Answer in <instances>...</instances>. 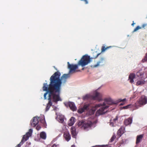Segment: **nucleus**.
<instances>
[{
    "instance_id": "obj_1",
    "label": "nucleus",
    "mask_w": 147,
    "mask_h": 147,
    "mask_svg": "<svg viewBox=\"0 0 147 147\" xmlns=\"http://www.w3.org/2000/svg\"><path fill=\"white\" fill-rule=\"evenodd\" d=\"M61 75L59 71L55 72L50 78V82L48 87L47 83L43 84V90L49 93V101L45 109L46 112L49 110L52 105V98L53 101L55 102L62 100L60 96L61 85L66 82L70 76L69 74H64L60 78Z\"/></svg>"
},
{
    "instance_id": "obj_2",
    "label": "nucleus",
    "mask_w": 147,
    "mask_h": 147,
    "mask_svg": "<svg viewBox=\"0 0 147 147\" xmlns=\"http://www.w3.org/2000/svg\"><path fill=\"white\" fill-rule=\"evenodd\" d=\"M106 103L107 104L112 105V102L111 101V99L109 98L105 99V102H103L102 104H99L91 107H90V105L89 104H86L82 108L84 111H85L89 110L90 107H91L92 113H94L97 108L102 106V107L99 110H98L96 113V115L98 116L105 114L106 112L105 111V109L108 108L109 106L107 105H106Z\"/></svg>"
},
{
    "instance_id": "obj_3",
    "label": "nucleus",
    "mask_w": 147,
    "mask_h": 147,
    "mask_svg": "<svg viewBox=\"0 0 147 147\" xmlns=\"http://www.w3.org/2000/svg\"><path fill=\"white\" fill-rule=\"evenodd\" d=\"M90 56L87 55H85L83 56L80 60L79 61L78 64H70L69 62H67L68 67L69 69V74H72L77 72L80 71V70H76L78 68V65H81L83 67L90 63Z\"/></svg>"
},
{
    "instance_id": "obj_4",
    "label": "nucleus",
    "mask_w": 147,
    "mask_h": 147,
    "mask_svg": "<svg viewBox=\"0 0 147 147\" xmlns=\"http://www.w3.org/2000/svg\"><path fill=\"white\" fill-rule=\"evenodd\" d=\"M147 103V97L144 95L142 96L135 104L137 109Z\"/></svg>"
},
{
    "instance_id": "obj_5",
    "label": "nucleus",
    "mask_w": 147,
    "mask_h": 147,
    "mask_svg": "<svg viewBox=\"0 0 147 147\" xmlns=\"http://www.w3.org/2000/svg\"><path fill=\"white\" fill-rule=\"evenodd\" d=\"M65 105L66 106H68L70 109L73 111L76 110V107L75 106L74 103L73 102H69L65 104Z\"/></svg>"
},
{
    "instance_id": "obj_6",
    "label": "nucleus",
    "mask_w": 147,
    "mask_h": 147,
    "mask_svg": "<svg viewBox=\"0 0 147 147\" xmlns=\"http://www.w3.org/2000/svg\"><path fill=\"white\" fill-rule=\"evenodd\" d=\"M101 95L99 93L96 92L94 95L92 96V99L94 100H100L101 99Z\"/></svg>"
},
{
    "instance_id": "obj_7",
    "label": "nucleus",
    "mask_w": 147,
    "mask_h": 147,
    "mask_svg": "<svg viewBox=\"0 0 147 147\" xmlns=\"http://www.w3.org/2000/svg\"><path fill=\"white\" fill-rule=\"evenodd\" d=\"M32 133V129H30L29 130L28 132H27L26 134L24 135L22 138L24 137V140H26L27 141L29 138V137L31 136Z\"/></svg>"
},
{
    "instance_id": "obj_8",
    "label": "nucleus",
    "mask_w": 147,
    "mask_h": 147,
    "mask_svg": "<svg viewBox=\"0 0 147 147\" xmlns=\"http://www.w3.org/2000/svg\"><path fill=\"white\" fill-rule=\"evenodd\" d=\"M39 117H33L32 121L31 123V126L33 127H35L38 123V119Z\"/></svg>"
},
{
    "instance_id": "obj_9",
    "label": "nucleus",
    "mask_w": 147,
    "mask_h": 147,
    "mask_svg": "<svg viewBox=\"0 0 147 147\" xmlns=\"http://www.w3.org/2000/svg\"><path fill=\"white\" fill-rule=\"evenodd\" d=\"M144 72L141 70H140L136 73V76L139 79H145L144 76Z\"/></svg>"
},
{
    "instance_id": "obj_10",
    "label": "nucleus",
    "mask_w": 147,
    "mask_h": 147,
    "mask_svg": "<svg viewBox=\"0 0 147 147\" xmlns=\"http://www.w3.org/2000/svg\"><path fill=\"white\" fill-rule=\"evenodd\" d=\"M124 128L123 127L121 126L120 127L117 132V136L118 137L120 138L124 133Z\"/></svg>"
},
{
    "instance_id": "obj_11",
    "label": "nucleus",
    "mask_w": 147,
    "mask_h": 147,
    "mask_svg": "<svg viewBox=\"0 0 147 147\" xmlns=\"http://www.w3.org/2000/svg\"><path fill=\"white\" fill-rule=\"evenodd\" d=\"M71 132L72 137L74 138H76L77 134L76 131V129L75 127H72L71 128Z\"/></svg>"
},
{
    "instance_id": "obj_12",
    "label": "nucleus",
    "mask_w": 147,
    "mask_h": 147,
    "mask_svg": "<svg viewBox=\"0 0 147 147\" xmlns=\"http://www.w3.org/2000/svg\"><path fill=\"white\" fill-rule=\"evenodd\" d=\"M63 137L65 140L68 142L71 139V136L69 133L67 131H65L63 134Z\"/></svg>"
},
{
    "instance_id": "obj_13",
    "label": "nucleus",
    "mask_w": 147,
    "mask_h": 147,
    "mask_svg": "<svg viewBox=\"0 0 147 147\" xmlns=\"http://www.w3.org/2000/svg\"><path fill=\"white\" fill-rule=\"evenodd\" d=\"M92 124V123L90 121H88L87 122H84V124L83 125L82 128L84 129H86L91 127Z\"/></svg>"
},
{
    "instance_id": "obj_14",
    "label": "nucleus",
    "mask_w": 147,
    "mask_h": 147,
    "mask_svg": "<svg viewBox=\"0 0 147 147\" xmlns=\"http://www.w3.org/2000/svg\"><path fill=\"white\" fill-rule=\"evenodd\" d=\"M135 75L133 73L130 74L129 76V80L131 83H133L134 82V78L135 77Z\"/></svg>"
},
{
    "instance_id": "obj_15",
    "label": "nucleus",
    "mask_w": 147,
    "mask_h": 147,
    "mask_svg": "<svg viewBox=\"0 0 147 147\" xmlns=\"http://www.w3.org/2000/svg\"><path fill=\"white\" fill-rule=\"evenodd\" d=\"M144 136V134H142L137 136L136 137V144H138L140 142Z\"/></svg>"
},
{
    "instance_id": "obj_16",
    "label": "nucleus",
    "mask_w": 147,
    "mask_h": 147,
    "mask_svg": "<svg viewBox=\"0 0 147 147\" xmlns=\"http://www.w3.org/2000/svg\"><path fill=\"white\" fill-rule=\"evenodd\" d=\"M132 119L129 117L127 119L125 120L124 121V123L126 126H127L131 124L132 123Z\"/></svg>"
},
{
    "instance_id": "obj_17",
    "label": "nucleus",
    "mask_w": 147,
    "mask_h": 147,
    "mask_svg": "<svg viewBox=\"0 0 147 147\" xmlns=\"http://www.w3.org/2000/svg\"><path fill=\"white\" fill-rule=\"evenodd\" d=\"M75 119L74 117H71L68 122V125L69 126H71L74 125L75 123Z\"/></svg>"
},
{
    "instance_id": "obj_18",
    "label": "nucleus",
    "mask_w": 147,
    "mask_h": 147,
    "mask_svg": "<svg viewBox=\"0 0 147 147\" xmlns=\"http://www.w3.org/2000/svg\"><path fill=\"white\" fill-rule=\"evenodd\" d=\"M140 80L138 81L136 84L137 86H139L142 84H145V81L144 80L145 79H140Z\"/></svg>"
},
{
    "instance_id": "obj_19",
    "label": "nucleus",
    "mask_w": 147,
    "mask_h": 147,
    "mask_svg": "<svg viewBox=\"0 0 147 147\" xmlns=\"http://www.w3.org/2000/svg\"><path fill=\"white\" fill-rule=\"evenodd\" d=\"M40 138L43 139L45 140L46 138V135L45 133L44 132H42L40 134Z\"/></svg>"
},
{
    "instance_id": "obj_20",
    "label": "nucleus",
    "mask_w": 147,
    "mask_h": 147,
    "mask_svg": "<svg viewBox=\"0 0 147 147\" xmlns=\"http://www.w3.org/2000/svg\"><path fill=\"white\" fill-rule=\"evenodd\" d=\"M24 137L22 138L21 141L20 143L17 145L15 147H20L21 145H22L26 141V140H24Z\"/></svg>"
},
{
    "instance_id": "obj_21",
    "label": "nucleus",
    "mask_w": 147,
    "mask_h": 147,
    "mask_svg": "<svg viewBox=\"0 0 147 147\" xmlns=\"http://www.w3.org/2000/svg\"><path fill=\"white\" fill-rule=\"evenodd\" d=\"M112 47H113V46H110L108 47H105L104 46H102L101 48V51L102 52H104L106 50H107V49L109 48H111Z\"/></svg>"
},
{
    "instance_id": "obj_22",
    "label": "nucleus",
    "mask_w": 147,
    "mask_h": 147,
    "mask_svg": "<svg viewBox=\"0 0 147 147\" xmlns=\"http://www.w3.org/2000/svg\"><path fill=\"white\" fill-rule=\"evenodd\" d=\"M104 59L103 58H101L100 59V61H98L96 65H95L94 66L95 67H96L99 65V64L101 63H103V61H104Z\"/></svg>"
},
{
    "instance_id": "obj_23",
    "label": "nucleus",
    "mask_w": 147,
    "mask_h": 147,
    "mask_svg": "<svg viewBox=\"0 0 147 147\" xmlns=\"http://www.w3.org/2000/svg\"><path fill=\"white\" fill-rule=\"evenodd\" d=\"M126 99L125 98L123 99H119L118 100V101L119 102H122L120 104V105H124L125 104V101Z\"/></svg>"
},
{
    "instance_id": "obj_24",
    "label": "nucleus",
    "mask_w": 147,
    "mask_h": 147,
    "mask_svg": "<svg viewBox=\"0 0 147 147\" xmlns=\"http://www.w3.org/2000/svg\"><path fill=\"white\" fill-rule=\"evenodd\" d=\"M48 147H59V144H53L52 146L50 144H49L47 146Z\"/></svg>"
},
{
    "instance_id": "obj_25",
    "label": "nucleus",
    "mask_w": 147,
    "mask_h": 147,
    "mask_svg": "<svg viewBox=\"0 0 147 147\" xmlns=\"http://www.w3.org/2000/svg\"><path fill=\"white\" fill-rule=\"evenodd\" d=\"M84 122L83 121H79L78 123V126H82V127L83 126V125L84 124Z\"/></svg>"
},
{
    "instance_id": "obj_26",
    "label": "nucleus",
    "mask_w": 147,
    "mask_h": 147,
    "mask_svg": "<svg viewBox=\"0 0 147 147\" xmlns=\"http://www.w3.org/2000/svg\"><path fill=\"white\" fill-rule=\"evenodd\" d=\"M90 95L88 94L85 95L83 97V99L85 100L88 99L90 98Z\"/></svg>"
},
{
    "instance_id": "obj_27",
    "label": "nucleus",
    "mask_w": 147,
    "mask_h": 147,
    "mask_svg": "<svg viewBox=\"0 0 147 147\" xmlns=\"http://www.w3.org/2000/svg\"><path fill=\"white\" fill-rule=\"evenodd\" d=\"M141 28H142V27H140L139 26H138L136 27V28H135L134 29V30L133 31V32H136L137 30H138L140 29H141Z\"/></svg>"
},
{
    "instance_id": "obj_28",
    "label": "nucleus",
    "mask_w": 147,
    "mask_h": 147,
    "mask_svg": "<svg viewBox=\"0 0 147 147\" xmlns=\"http://www.w3.org/2000/svg\"><path fill=\"white\" fill-rule=\"evenodd\" d=\"M142 61L144 62L145 61H147V53L146 54L144 59L142 60Z\"/></svg>"
},
{
    "instance_id": "obj_29",
    "label": "nucleus",
    "mask_w": 147,
    "mask_h": 147,
    "mask_svg": "<svg viewBox=\"0 0 147 147\" xmlns=\"http://www.w3.org/2000/svg\"><path fill=\"white\" fill-rule=\"evenodd\" d=\"M115 138L116 136L115 135H113L110 140L111 142H113L114 140V139Z\"/></svg>"
},
{
    "instance_id": "obj_30",
    "label": "nucleus",
    "mask_w": 147,
    "mask_h": 147,
    "mask_svg": "<svg viewBox=\"0 0 147 147\" xmlns=\"http://www.w3.org/2000/svg\"><path fill=\"white\" fill-rule=\"evenodd\" d=\"M84 110L83 109V108L79 109L78 110V112L79 113H82L84 111Z\"/></svg>"
},
{
    "instance_id": "obj_31",
    "label": "nucleus",
    "mask_w": 147,
    "mask_h": 147,
    "mask_svg": "<svg viewBox=\"0 0 147 147\" xmlns=\"http://www.w3.org/2000/svg\"><path fill=\"white\" fill-rule=\"evenodd\" d=\"M47 91V92L45 93L44 94V98L45 99H46V95L47 94V92L49 93V92H48L47 91ZM49 97L48 98V100H49L48 99H49Z\"/></svg>"
},
{
    "instance_id": "obj_32",
    "label": "nucleus",
    "mask_w": 147,
    "mask_h": 147,
    "mask_svg": "<svg viewBox=\"0 0 147 147\" xmlns=\"http://www.w3.org/2000/svg\"><path fill=\"white\" fill-rule=\"evenodd\" d=\"M100 147H111L108 145H102L99 146Z\"/></svg>"
},
{
    "instance_id": "obj_33",
    "label": "nucleus",
    "mask_w": 147,
    "mask_h": 147,
    "mask_svg": "<svg viewBox=\"0 0 147 147\" xmlns=\"http://www.w3.org/2000/svg\"><path fill=\"white\" fill-rule=\"evenodd\" d=\"M40 121L43 124H44L45 123V121L44 119H40Z\"/></svg>"
},
{
    "instance_id": "obj_34",
    "label": "nucleus",
    "mask_w": 147,
    "mask_h": 147,
    "mask_svg": "<svg viewBox=\"0 0 147 147\" xmlns=\"http://www.w3.org/2000/svg\"><path fill=\"white\" fill-rule=\"evenodd\" d=\"M147 26V24H143L142 25V27H142V28H144Z\"/></svg>"
},
{
    "instance_id": "obj_35",
    "label": "nucleus",
    "mask_w": 147,
    "mask_h": 147,
    "mask_svg": "<svg viewBox=\"0 0 147 147\" xmlns=\"http://www.w3.org/2000/svg\"><path fill=\"white\" fill-rule=\"evenodd\" d=\"M130 106V105H127L126 106L123 107V108L124 109H127L129 108V107Z\"/></svg>"
},
{
    "instance_id": "obj_36",
    "label": "nucleus",
    "mask_w": 147,
    "mask_h": 147,
    "mask_svg": "<svg viewBox=\"0 0 147 147\" xmlns=\"http://www.w3.org/2000/svg\"><path fill=\"white\" fill-rule=\"evenodd\" d=\"M80 0L84 2L85 4H88V0Z\"/></svg>"
},
{
    "instance_id": "obj_37",
    "label": "nucleus",
    "mask_w": 147,
    "mask_h": 147,
    "mask_svg": "<svg viewBox=\"0 0 147 147\" xmlns=\"http://www.w3.org/2000/svg\"><path fill=\"white\" fill-rule=\"evenodd\" d=\"M118 117L117 116L116 117L113 119V121L115 122H116V121L118 120Z\"/></svg>"
},
{
    "instance_id": "obj_38",
    "label": "nucleus",
    "mask_w": 147,
    "mask_h": 147,
    "mask_svg": "<svg viewBox=\"0 0 147 147\" xmlns=\"http://www.w3.org/2000/svg\"><path fill=\"white\" fill-rule=\"evenodd\" d=\"M41 128V127L39 125H37L36 127V129L38 130H39Z\"/></svg>"
},
{
    "instance_id": "obj_39",
    "label": "nucleus",
    "mask_w": 147,
    "mask_h": 147,
    "mask_svg": "<svg viewBox=\"0 0 147 147\" xmlns=\"http://www.w3.org/2000/svg\"><path fill=\"white\" fill-rule=\"evenodd\" d=\"M100 54V53L97 54L96 56L95 57H94V58L95 59Z\"/></svg>"
},
{
    "instance_id": "obj_40",
    "label": "nucleus",
    "mask_w": 147,
    "mask_h": 147,
    "mask_svg": "<svg viewBox=\"0 0 147 147\" xmlns=\"http://www.w3.org/2000/svg\"><path fill=\"white\" fill-rule=\"evenodd\" d=\"M133 22V23L131 24V26H134V24H135V23H134V21Z\"/></svg>"
},
{
    "instance_id": "obj_41",
    "label": "nucleus",
    "mask_w": 147,
    "mask_h": 147,
    "mask_svg": "<svg viewBox=\"0 0 147 147\" xmlns=\"http://www.w3.org/2000/svg\"><path fill=\"white\" fill-rule=\"evenodd\" d=\"M71 147H75V146L74 145H72Z\"/></svg>"
},
{
    "instance_id": "obj_42",
    "label": "nucleus",
    "mask_w": 147,
    "mask_h": 147,
    "mask_svg": "<svg viewBox=\"0 0 147 147\" xmlns=\"http://www.w3.org/2000/svg\"><path fill=\"white\" fill-rule=\"evenodd\" d=\"M63 121V119H61V121Z\"/></svg>"
},
{
    "instance_id": "obj_43",
    "label": "nucleus",
    "mask_w": 147,
    "mask_h": 147,
    "mask_svg": "<svg viewBox=\"0 0 147 147\" xmlns=\"http://www.w3.org/2000/svg\"><path fill=\"white\" fill-rule=\"evenodd\" d=\"M84 68H82V70H84Z\"/></svg>"
}]
</instances>
